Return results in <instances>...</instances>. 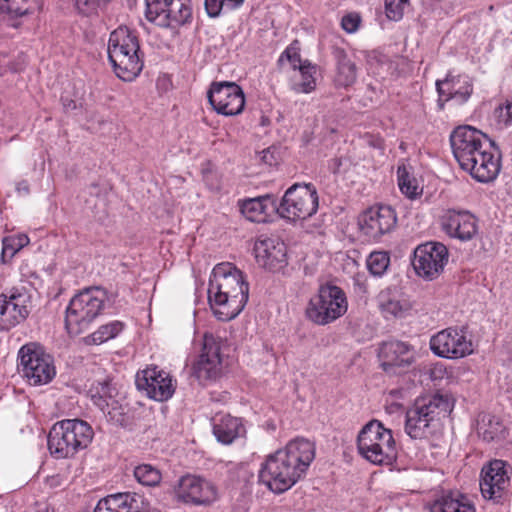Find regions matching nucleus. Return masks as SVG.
<instances>
[{
	"label": "nucleus",
	"instance_id": "47",
	"mask_svg": "<svg viewBox=\"0 0 512 512\" xmlns=\"http://www.w3.org/2000/svg\"><path fill=\"white\" fill-rule=\"evenodd\" d=\"M489 426L490 428H480V433L482 434L483 438L487 441H493L494 439L498 438L499 435L502 433L503 427L498 421L489 420Z\"/></svg>",
	"mask_w": 512,
	"mask_h": 512
},
{
	"label": "nucleus",
	"instance_id": "34",
	"mask_svg": "<svg viewBox=\"0 0 512 512\" xmlns=\"http://www.w3.org/2000/svg\"><path fill=\"white\" fill-rule=\"evenodd\" d=\"M398 187L403 195L409 199H416L422 195L423 188L412 173V168L402 163L397 168Z\"/></svg>",
	"mask_w": 512,
	"mask_h": 512
},
{
	"label": "nucleus",
	"instance_id": "52",
	"mask_svg": "<svg viewBox=\"0 0 512 512\" xmlns=\"http://www.w3.org/2000/svg\"><path fill=\"white\" fill-rule=\"evenodd\" d=\"M244 0H222V4L224 3L226 6V11H232L238 8Z\"/></svg>",
	"mask_w": 512,
	"mask_h": 512
},
{
	"label": "nucleus",
	"instance_id": "53",
	"mask_svg": "<svg viewBox=\"0 0 512 512\" xmlns=\"http://www.w3.org/2000/svg\"><path fill=\"white\" fill-rule=\"evenodd\" d=\"M16 190L20 195H27L29 193L28 182L23 180L17 183Z\"/></svg>",
	"mask_w": 512,
	"mask_h": 512
},
{
	"label": "nucleus",
	"instance_id": "55",
	"mask_svg": "<svg viewBox=\"0 0 512 512\" xmlns=\"http://www.w3.org/2000/svg\"><path fill=\"white\" fill-rule=\"evenodd\" d=\"M67 108H76V105L73 101H70L68 104H64Z\"/></svg>",
	"mask_w": 512,
	"mask_h": 512
},
{
	"label": "nucleus",
	"instance_id": "18",
	"mask_svg": "<svg viewBox=\"0 0 512 512\" xmlns=\"http://www.w3.org/2000/svg\"><path fill=\"white\" fill-rule=\"evenodd\" d=\"M397 223V216L390 206H373L364 211L358 218L359 230L368 240H379L391 232Z\"/></svg>",
	"mask_w": 512,
	"mask_h": 512
},
{
	"label": "nucleus",
	"instance_id": "12",
	"mask_svg": "<svg viewBox=\"0 0 512 512\" xmlns=\"http://www.w3.org/2000/svg\"><path fill=\"white\" fill-rule=\"evenodd\" d=\"M450 142L460 166L491 146L484 133L469 125L455 128L450 135Z\"/></svg>",
	"mask_w": 512,
	"mask_h": 512
},
{
	"label": "nucleus",
	"instance_id": "51",
	"mask_svg": "<svg viewBox=\"0 0 512 512\" xmlns=\"http://www.w3.org/2000/svg\"><path fill=\"white\" fill-rule=\"evenodd\" d=\"M260 159L262 162H264L270 166L273 165L276 161V159L274 157V153L270 149L263 150L260 153Z\"/></svg>",
	"mask_w": 512,
	"mask_h": 512
},
{
	"label": "nucleus",
	"instance_id": "36",
	"mask_svg": "<svg viewBox=\"0 0 512 512\" xmlns=\"http://www.w3.org/2000/svg\"><path fill=\"white\" fill-rule=\"evenodd\" d=\"M41 7V0H0V11L12 18L31 14Z\"/></svg>",
	"mask_w": 512,
	"mask_h": 512
},
{
	"label": "nucleus",
	"instance_id": "35",
	"mask_svg": "<svg viewBox=\"0 0 512 512\" xmlns=\"http://www.w3.org/2000/svg\"><path fill=\"white\" fill-rule=\"evenodd\" d=\"M298 77H294L293 90L297 93H311L316 88V72L317 66L308 60H304V64L299 66Z\"/></svg>",
	"mask_w": 512,
	"mask_h": 512
},
{
	"label": "nucleus",
	"instance_id": "13",
	"mask_svg": "<svg viewBox=\"0 0 512 512\" xmlns=\"http://www.w3.org/2000/svg\"><path fill=\"white\" fill-rule=\"evenodd\" d=\"M208 100L213 109L224 116L240 114L245 106L242 88L234 82H214L208 91Z\"/></svg>",
	"mask_w": 512,
	"mask_h": 512
},
{
	"label": "nucleus",
	"instance_id": "30",
	"mask_svg": "<svg viewBox=\"0 0 512 512\" xmlns=\"http://www.w3.org/2000/svg\"><path fill=\"white\" fill-rule=\"evenodd\" d=\"M213 434L217 441L229 445L244 436L245 427L241 419L231 415H220L213 419Z\"/></svg>",
	"mask_w": 512,
	"mask_h": 512
},
{
	"label": "nucleus",
	"instance_id": "46",
	"mask_svg": "<svg viewBox=\"0 0 512 512\" xmlns=\"http://www.w3.org/2000/svg\"><path fill=\"white\" fill-rule=\"evenodd\" d=\"M361 23V16L356 12L344 15L341 19V27L347 33H355Z\"/></svg>",
	"mask_w": 512,
	"mask_h": 512
},
{
	"label": "nucleus",
	"instance_id": "25",
	"mask_svg": "<svg viewBox=\"0 0 512 512\" xmlns=\"http://www.w3.org/2000/svg\"><path fill=\"white\" fill-rule=\"evenodd\" d=\"M255 259L259 266L276 271L286 264V245L279 238H259L254 244Z\"/></svg>",
	"mask_w": 512,
	"mask_h": 512
},
{
	"label": "nucleus",
	"instance_id": "37",
	"mask_svg": "<svg viewBox=\"0 0 512 512\" xmlns=\"http://www.w3.org/2000/svg\"><path fill=\"white\" fill-rule=\"evenodd\" d=\"M357 78L356 65L347 55L340 51L337 54V73L335 83L340 87L351 86Z\"/></svg>",
	"mask_w": 512,
	"mask_h": 512
},
{
	"label": "nucleus",
	"instance_id": "40",
	"mask_svg": "<svg viewBox=\"0 0 512 512\" xmlns=\"http://www.w3.org/2000/svg\"><path fill=\"white\" fill-rule=\"evenodd\" d=\"M490 124L497 130H502L512 125V100H506L494 109L490 118Z\"/></svg>",
	"mask_w": 512,
	"mask_h": 512
},
{
	"label": "nucleus",
	"instance_id": "44",
	"mask_svg": "<svg viewBox=\"0 0 512 512\" xmlns=\"http://www.w3.org/2000/svg\"><path fill=\"white\" fill-rule=\"evenodd\" d=\"M111 0H74L77 10L84 15L96 13Z\"/></svg>",
	"mask_w": 512,
	"mask_h": 512
},
{
	"label": "nucleus",
	"instance_id": "49",
	"mask_svg": "<svg viewBox=\"0 0 512 512\" xmlns=\"http://www.w3.org/2000/svg\"><path fill=\"white\" fill-rule=\"evenodd\" d=\"M19 270L22 280L27 281L32 285L35 284L34 280H36L38 276L28 263H22Z\"/></svg>",
	"mask_w": 512,
	"mask_h": 512
},
{
	"label": "nucleus",
	"instance_id": "48",
	"mask_svg": "<svg viewBox=\"0 0 512 512\" xmlns=\"http://www.w3.org/2000/svg\"><path fill=\"white\" fill-rule=\"evenodd\" d=\"M205 8L208 15L211 17H216L223 12H227L225 4H222V0H205Z\"/></svg>",
	"mask_w": 512,
	"mask_h": 512
},
{
	"label": "nucleus",
	"instance_id": "50",
	"mask_svg": "<svg viewBox=\"0 0 512 512\" xmlns=\"http://www.w3.org/2000/svg\"><path fill=\"white\" fill-rule=\"evenodd\" d=\"M448 371L442 363H436L430 370V376L433 380H440L447 376Z\"/></svg>",
	"mask_w": 512,
	"mask_h": 512
},
{
	"label": "nucleus",
	"instance_id": "5",
	"mask_svg": "<svg viewBox=\"0 0 512 512\" xmlns=\"http://www.w3.org/2000/svg\"><path fill=\"white\" fill-rule=\"evenodd\" d=\"M357 449L364 459L375 465H388L396 458V442L392 431L375 419L359 431Z\"/></svg>",
	"mask_w": 512,
	"mask_h": 512
},
{
	"label": "nucleus",
	"instance_id": "1",
	"mask_svg": "<svg viewBox=\"0 0 512 512\" xmlns=\"http://www.w3.org/2000/svg\"><path fill=\"white\" fill-rule=\"evenodd\" d=\"M314 458V443L305 438L292 439L266 457L259 470V481L273 493L281 494L304 476Z\"/></svg>",
	"mask_w": 512,
	"mask_h": 512
},
{
	"label": "nucleus",
	"instance_id": "9",
	"mask_svg": "<svg viewBox=\"0 0 512 512\" xmlns=\"http://www.w3.org/2000/svg\"><path fill=\"white\" fill-rule=\"evenodd\" d=\"M23 377L30 385H44L55 376L53 359L36 343L22 346L18 352Z\"/></svg>",
	"mask_w": 512,
	"mask_h": 512
},
{
	"label": "nucleus",
	"instance_id": "54",
	"mask_svg": "<svg viewBox=\"0 0 512 512\" xmlns=\"http://www.w3.org/2000/svg\"><path fill=\"white\" fill-rule=\"evenodd\" d=\"M3 65H0V75H2L5 72L4 66L6 65V59L3 58Z\"/></svg>",
	"mask_w": 512,
	"mask_h": 512
},
{
	"label": "nucleus",
	"instance_id": "29",
	"mask_svg": "<svg viewBox=\"0 0 512 512\" xmlns=\"http://www.w3.org/2000/svg\"><path fill=\"white\" fill-rule=\"evenodd\" d=\"M48 449L57 459L73 457L78 453L63 420L52 426L48 434Z\"/></svg>",
	"mask_w": 512,
	"mask_h": 512
},
{
	"label": "nucleus",
	"instance_id": "27",
	"mask_svg": "<svg viewBox=\"0 0 512 512\" xmlns=\"http://www.w3.org/2000/svg\"><path fill=\"white\" fill-rule=\"evenodd\" d=\"M143 498L136 493H116L101 499L94 512H141Z\"/></svg>",
	"mask_w": 512,
	"mask_h": 512
},
{
	"label": "nucleus",
	"instance_id": "28",
	"mask_svg": "<svg viewBox=\"0 0 512 512\" xmlns=\"http://www.w3.org/2000/svg\"><path fill=\"white\" fill-rule=\"evenodd\" d=\"M242 215L251 222L264 223L271 213L277 211V204L273 196L263 195L249 198L239 202Z\"/></svg>",
	"mask_w": 512,
	"mask_h": 512
},
{
	"label": "nucleus",
	"instance_id": "42",
	"mask_svg": "<svg viewBox=\"0 0 512 512\" xmlns=\"http://www.w3.org/2000/svg\"><path fill=\"white\" fill-rule=\"evenodd\" d=\"M367 268L374 276H382L390 264V256L385 251H374L370 253L366 261Z\"/></svg>",
	"mask_w": 512,
	"mask_h": 512
},
{
	"label": "nucleus",
	"instance_id": "17",
	"mask_svg": "<svg viewBox=\"0 0 512 512\" xmlns=\"http://www.w3.org/2000/svg\"><path fill=\"white\" fill-rule=\"evenodd\" d=\"M31 297L23 290L14 289L0 294V330L9 331L28 317Z\"/></svg>",
	"mask_w": 512,
	"mask_h": 512
},
{
	"label": "nucleus",
	"instance_id": "22",
	"mask_svg": "<svg viewBox=\"0 0 512 512\" xmlns=\"http://www.w3.org/2000/svg\"><path fill=\"white\" fill-rule=\"evenodd\" d=\"M116 388L109 380L96 381L91 384L88 395L106 418L115 424L122 425L125 421V408L116 399Z\"/></svg>",
	"mask_w": 512,
	"mask_h": 512
},
{
	"label": "nucleus",
	"instance_id": "24",
	"mask_svg": "<svg viewBox=\"0 0 512 512\" xmlns=\"http://www.w3.org/2000/svg\"><path fill=\"white\" fill-rule=\"evenodd\" d=\"M442 230L451 238L471 240L478 231L477 219L467 211L448 210L440 218Z\"/></svg>",
	"mask_w": 512,
	"mask_h": 512
},
{
	"label": "nucleus",
	"instance_id": "14",
	"mask_svg": "<svg viewBox=\"0 0 512 512\" xmlns=\"http://www.w3.org/2000/svg\"><path fill=\"white\" fill-rule=\"evenodd\" d=\"M448 261V250L439 242H427L414 251L413 267L422 278L432 280L439 276Z\"/></svg>",
	"mask_w": 512,
	"mask_h": 512
},
{
	"label": "nucleus",
	"instance_id": "19",
	"mask_svg": "<svg viewBox=\"0 0 512 512\" xmlns=\"http://www.w3.org/2000/svg\"><path fill=\"white\" fill-rule=\"evenodd\" d=\"M380 367L391 375L405 372L414 363L416 352L412 346L402 341L383 342L378 348Z\"/></svg>",
	"mask_w": 512,
	"mask_h": 512
},
{
	"label": "nucleus",
	"instance_id": "8",
	"mask_svg": "<svg viewBox=\"0 0 512 512\" xmlns=\"http://www.w3.org/2000/svg\"><path fill=\"white\" fill-rule=\"evenodd\" d=\"M319 196L313 184H294L284 193L277 205V213L288 221H301L312 217L318 210Z\"/></svg>",
	"mask_w": 512,
	"mask_h": 512
},
{
	"label": "nucleus",
	"instance_id": "33",
	"mask_svg": "<svg viewBox=\"0 0 512 512\" xmlns=\"http://www.w3.org/2000/svg\"><path fill=\"white\" fill-rule=\"evenodd\" d=\"M63 422L77 452L86 449L94 436L92 427L86 421L80 419H65Z\"/></svg>",
	"mask_w": 512,
	"mask_h": 512
},
{
	"label": "nucleus",
	"instance_id": "45",
	"mask_svg": "<svg viewBox=\"0 0 512 512\" xmlns=\"http://www.w3.org/2000/svg\"><path fill=\"white\" fill-rule=\"evenodd\" d=\"M279 63L284 64L285 61L289 62L293 70L299 69V66L304 64V60L301 59L299 51L294 46L287 47L279 57Z\"/></svg>",
	"mask_w": 512,
	"mask_h": 512
},
{
	"label": "nucleus",
	"instance_id": "32",
	"mask_svg": "<svg viewBox=\"0 0 512 512\" xmlns=\"http://www.w3.org/2000/svg\"><path fill=\"white\" fill-rule=\"evenodd\" d=\"M380 308L383 314L395 318L406 317L413 308L411 297L405 293H393L385 298L381 295Z\"/></svg>",
	"mask_w": 512,
	"mask_h": 512
},
{
	"label": "nucleus",
	"instance_id": "6",
	"mask_svg": "<svg viewBox=\"0 0 512 512\" xmlns=\"http://www.w3.org/2000/svg\"><path fill=\"white\" fill-rule=\"evenodd\" d=\"M106 293L100 288H89L75 295L66 308L65 327L70 335L86 331L104 308Z\"/></svg>",
	"mask_w": 512,
	"mask_h": 512
},
{
	"label": "nucleus",
	"instance_id": "38",
	"mask_svg": "<svg viewBox=\"0 0 512 512\" xmlns=\"http://www.w3.org/2000/svg\"><path fill=\"white\" fill-rule=\"evenodd\" d=\"M30 243V238L24 233L5 236L2 239L0 262L8 264L14 256Z\"/></svg>",
	"mask_w": 512,
	"mask_h": 512
},
{
	"label": "nucleus",
	"instance_id": "4",
	"mask_svg": "<svg viewBox=\"0 0 512 512\" xmlns=\"http://www.w3.org/2000/svg\"><path fill=\"white\" fill-rule=\"evenodd\" d=\"M447 396L433 395L417 398L406 412L405 432L413 439H427L439 427L440 416L452 411Z\"/></svg>",
	"mask_w": 512,
	"mask_h": 512
},
{
	"label": "nucleus",
	"instance_id": "11",
	"mask_svg": "<svg viewBox=\"0 0 512 512\" xmlns=\"http://www.w3.org/2000/svg\"><path fill=\"white\" fill-rule=\"evenodd\" d=\"M148 21L164 28H177L192 16L191 0H146Z\"/></svg>",
	"mask_w": 512,
	"mask_h": 512
},
{
	"label": "nucleus",
	"instance_id": "3",
	"mask_svg": "<svg viewBox=\"0 0 512 512\" xmlns=\"http://www.w3.org/2000/svg\"><path fill=\"white\" fill-rule=\"evenodd\" d=\"M107 52L115 74L123 81L134 80L142 71L138 35L127 26H120L110 33Z\"/></svg>",
	"mask_w": 512,
	"mask_h": 512
},
{
	"label": "nucleus",
	"instance_id": "20",
	"mask_svg": "<svg viewBox=\"0 0 512 512\" xmlns=\"http://www.w3.org/2000/svg\"><path fill=\"white\" fill-rule=\"evenodd\" d=\"M175 495L184 503L208 505L217 500L218 491L213 483L204 478L185 475L180 478Z\"/></svg>",
	"mask_w": 512,
	"mask_h": 512
},
{
	"label": "nucleus",
	"instance_id": "16",
	"mask_svg": "<svg viewBox=\"0 0 512 512\" xmlns=\"http://www.w3.org/2000/svg\"><path fill=\"white\" fill-rule=\"evenodd\" d=\"M136 386L155 401H167L176 389V381L163 369L150 366L136 374Z\"/></svg>",
	"mask_w": 512,
	"mask_h": 512
},
{
	"label": "nucleus",
	"instance_id": "26",
	"mask_svg": "<svg viewBox=\"0 0 512 512\" xmlns=\"http://www.w3.org/2000/svg\"><path fill=\"white\" fill-rule=\"evenodd\" d=\"M436 88L440 101H454L457 104L465 103L472 94L473 85L467 75L448 74L444 80L436 81Z\"/></svg>",
	"mask_w": 512,
	"mask_h": 512
},
{
	"label": "nucleus",
	"instance_id": "10",
	"mask_svg": "<svg viewBox=\"0 0 512 512\" xmlns=\"http://www.w3.org/2000/svg\"><path fill=\"white\" fill-rule=\"evenodd\" d=\"M429 345L434 355L450 360L465 358L475 350L472 337L464 327H449L437 332Z\"/></svg>",
	"mask_w": 512,
	"mask_h": 512
},
{
	"label": "nucleus",
	"instance_id": "39",
	"mask_svg": "<svg viewBox=\"0 0 512 512\" xmlns=\"http://www.w3.org/2000/svg\"><path fill=\"white\" fill-rule=\"evenodd\" d=\"M124 326V323L118 320L101 325L95 332L85 338V342L100 345L117 337L123 331Z\"/></svg>",
	"mask_w": 512,
	"mask_h": 512
},
{
	"label": "nucleus",
	"instance_id": "15",
	"mask_svg": "<svg viewBox=\"0 0 512 512\" xmlns=\"http://www.w3.org/2000/svg\"><path fill=\"white\" fill-rule=\"evenodd\" d=\"M510 476L508 465L502 460H492L481 470L480 490L485 499L496 503L509 494Z\"/></svg>",
	"mask_w": 512,
	"mask_h": 512
},
{
	"label": "nucleus",
	"instance_id": "41",
	"mask_svg": "<svg viewBox=\"0 0 512 512\" xmlns=\"http://www.w3.org/2000/svg\"><path fill=\"white\" fill-rule=\"evenodd\" d=\"M134 477L144 486H157L161 482L162 474L150 464H141L135 467Z\"/></svg>",
	"mask_w": 512,
	"mask_h": 512
},
{
	"label": "nucleus",
	"instance_id": "7",
	"mask_svg": "<svg viewBox=\"0 0 512 512\" xmlns=\"http://www.w3.org/2000/svg\"><path fill=\"white\" fill-rule=\"evenodd\" d=\"M348 310L345 292L336 285H322L311 297L305 310L306 317L317 325H327L341 318Z\"/></svg>",
	"mask_w": 512,
	"mask_h": 512
},
{
	"label": "nucleus",
	"instance_id": "43",
	"mask_svg": "<svg viewBox=\"0 0 512 512\" xmlns=\"http://www.w3.org/2000/svg\"><path fill=\"white\" fill-rule=\"evenodd\" d=\"M408 5V0H385V14L389 20L399 21Z\"/></svg>",
	"mask_w": 512,
	"mask_h": 512
},
{
	"label": "nucleus",
	"instance_id": "2",
	"mask_svg": "<svg viewBox=\"0 0 512 512\" xmlns=\"http://www.w3.org/2000/svg\"><path fill=\"white\" fill-rule=\"evenodd\" d=\"M248 297L249 285L243 273L232 263H219L213 268L209 279L208 302L217 319H234L244 309Z\"/></svg>",
	"mask_w": 512,
	"mask_h": 512
},
{
	"label": "nucleus",
	"instance_id": "31",
	"mask_svg": "<svg viewBox=\"0 0 512 512\" xmlns=\"http://www.w3.org/2000/svg\"><path fill=\"white\" fill-rule=\"evenodd\" d=\"M430 512H475V507L466 496L447 493L434 500Z\"/></svg>",
	"mask_w": 512,
	"mask_h": 512
},
{
	"label": "nucleus",
	"instance_id": "21",
	"mask_svg": "<svg viewBox=\"0 0 512 512\" xmlns=\"http://www.w3.org/2000/svg\"><path fill=\"white\" fill-rule=\"evenodd\" d=\"M222 371L221 341L212 334L203 337L202 353L193 365V374L201 382L215 380Z\"/></svg>",
	"mask_w": 512,
	"mask_h": 512
},
{
	"label": "nucleus",
	"instance_id": "23",
	"mask_svg": "<svg viewBox=\"0 0 512 512\" xmlns=\"http://www.w3.org/2000/svg\"><path fill=\"white\" fill-rule=\"evenodd\" d=\"M460 167L477 182L490 183L501 170V155L490 146Z\"/></svg>",
	"mask_w": 512,
	"mask_h": 512
}]
</instances>
